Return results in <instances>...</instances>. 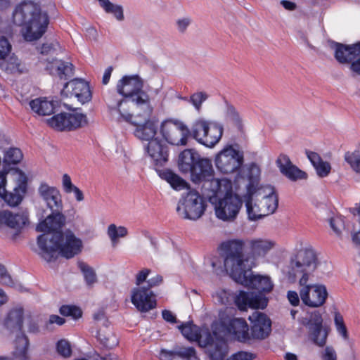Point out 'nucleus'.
<instances>
[{"label": "nucleus", "instance_id": "nucleus-1", "mask_svg": "<svg viewBox=\"0 0 360 360\" xmlns=\"http://www.w3.org/2000/svg\"><path fill=\"white\" fill-rule=\"evenodd\" d=\"M317 266V257L311 247L298 250L290 261L291 273L299 281L300 299L304 304L311 308L322 306L328 297L324 285L309 283Z\"/></svg>", "mask_w": 360, "mask_h": 360}, {"label": "nucleus", "instance_id": "nucleus-2", "mask_svg": "<svg viewBox=\"0 0 360 360\" xmlns=\"http://www.w3.org/2000/svg\"><path fill=\"white\" fill-rule=\"evenodd\" d=\"M155 102L143 107L142 109L132 110L129 118H120L136 127L134 136L143 143V148L148 157L158 165V119L154 113Z\"/></svg>", "mask_w": 360, "mask_h": 360}, {"label": "nucleus", "instance_id": "nucleus-3", "mask_svg": "<svg viewBox=\"0 0 360 360\" xmlns=\"http://www.w3.org/2000/svg\"><path fill=\"white\" fill-rule=\"evenodd\" d=\"M143 82L138 76H124L117 84V91L124 98L111 108L120 117L129 118L132 110L142 109L143 107L155 103V96L148 91L142 90Z\"/></svg>", "mask_w": 360, "mask_h": 360}, {"label": "nucleus", "instance_id": "nucleus-4", "mask_svg": "<svg viewBox=\"0 0 360 360\" xmlns=\"http://www.w3.org/2000/svg\"><path fill=\"white\" fill-rule=\"evenodd\" d=\"M209 188L215 195L210 197V202L214 205L216 217L223 221H234L243 205V201L233 191V183L228 179H215L211 181Z\"/></svg>", "mask_w": 360, "mask_h": 360}, {"label": "nucleus", "instance_id": "nucleus-5", "mask_svg": "<svg viewBox=\"0 0 360 360\" xmlns=\"http://www.w3.org/2000/svg\"><path fill=\"white\" fill-rule=\"evenodd\" d=\"M236 282L250 288L257 290L259 292H246L240 291L236 298V304L241 310L250 307L264 309L268 300L261 292H269L273 289V283L268 276L255 274L251 269H245L233 278Z\"/></svg>", "mask_w": 360, "mask_h": 360}, {"label": "nucleus", "instance_id": "nucleus-6", "mask_svg": "<svg viewBox=\"0 0 360 360\" xmlns=\"http://www.w3.org/2000/svg\"><path fill=\"white\" fill-rule=\"evenodd\" d=\"M41 256L47 262L56 257L58 253L69 259L81 252L82 240L72 231L65 230L60 234H42L37 238Z\"/></svg>", "mask_w": 360, "mask_h": 360}, {"label": "nucleus", "instance_id": "nucleus-7", "mask_svg": "<svg viewBox=\"0 0 360 360\" xmlns=\"http://www.w3.org/2000/svg\"><path fill=\"white\" fill-rule=\"evenodd\" d=\"M13 19L14 23L22 26V34L27 41L40 39L49 24L46 13H42L39 6L32 1H25L18 5Z\"/></svg>", "mask_w": 360, "mask_h": 360}, {"label": "nucleus", "instance_id": "nucleus-8", "mask_svg": "<svg viewBox=\"0 0 360 360\" xmlns=\"http://www.w3.org/2000/svg\"><path fill=\"white\" fill-rule=\"evenodd\" d=\"M151 271L143 268L134 276L135 286L131 289L130 300L136 309L147 312L156 307L158 300V280L152 278L147 281Z\"/></svg>", "mask_w": 360, "mask_h": 360}, {"label": "nucleus", "instance_id": "nucleus-9", "mask_svg": "<svg viewBox=\"0 0 360 360\" xmlns=\"http://www.w3.org/2000/svg\"><path fill=\"white\" fill-rule=\"evenodd\" d=\"M178 167L184 174H190L191 181L195 184L203 183L206 187L214 178V170L210 160L202 158L193 149H185L178 157Z\"/></svg>", "mask_w": 360, "mask_h": 360}, {"label": "nucleus", "instance_id": "nucleus-10", "mask_svg": "<svg viewBox=\"0 0 360 360\" xmlns=\"http://www.w3.org/2000/svg\"><path fill=\"white\" fill-rule=\"evenodd\" d=\"M159 134L161 136V139L159 138V143L165 141L172 146H186L191 132L188 127L182 121L168 119L161 123ZM169 153V147L159 143V165L167 162Z\"/></svg>", "mask_w": 360, "mask_h": 360}, {"label": "nucleus", "instance_id": "nucleus-11", "mask_svg": "<svg viewBox=\"0 0 360 360\" xmlns=\"http://www.w3.org/2000/svg\"><path fill=\"white\" fill-rule=\"evenodd\" d=\"M245 245L247 242L241 239L230 240L221 245L225 252L224 267L232 278L245 269L254 267L253 260L243 254Z\"/></svg>", "mask_w": 360, "mask_h": 360}, {"label": "nucleus", "instance_id": "nucleus-12", "mask_svg": "<svg viewBox=\"0 0 360 360\" xmlns=\"http://www.w3.org/2000/svg\"><path fill=\"white\" fill-rule=\"evenodd\" d=\"M223 131L221 124L200 118L193 122L191 129V136L198 143L212 148L221 140Z\"/></svg>", "mask_w": 360, "mask_h": 360}, {"label": "nucleus", "instance_id": "nucleus-13", "mask_svg": "<svg viewBox=\"0 0 360 360\" xmlns=\"http://www.w3.org/2000/svg\"><path fill=\"white\" fill-rule=\"evenodd\" d=\"M243 162V153L231 145L226 146L214 158L217 170L223 174H232L239 171Z\"/></svg>", "mask_w": 360, "mask_h": 360}, {"label": "nucleus", "instance_id": "nucleus-14", "mask_svg": "<svg viewBox=\"0 0 360 360\" xmlns=\"http://www.w3.org/2000/svg\"><path fill=\"white\" fill-rule=\"evenodd\" d=\"M205 209L203 198L198 192L191 191L179 201L176 211L184 219L195 221L203 215Z\"/></svg>", "mask_w": 360, "mask_h": 360}, {"label": "nucleus", "instance_id": "nucleus-15", "mask_svg": "<svg viewBox=\"0 0 360 360\" xmlns=\"http://www.w3.org/2000/svg\"><path fill=\"white\" fill-rule=\"evenodd\" d=\"M27 222L28 215L25 211L4 210L0 214V234L14 238Z\"/></svg>", "mask_w": 360, "mask_h": 360}, {"label": "nucleus", "instance_id": "nucleus-16", "mask_svg": "<svg viewBox=\"0 0 360 360\" xmlns=\"http://www.w3.org/2000/svg\"><path fill=\"white\" fill-rule=\"evenodd\" d=\"M248 192L260 203L262 212H265L266 215L273 214L276 210L278 199L274 188L271 186H260L255 188L252 185L248 187Z\"/></svg>", "mask_w": 360, "mask_h": 360}, {"label": "nucleus", "instance_id": "nucleus-17", "mask_svg": "<svg viewBox=\"0 0 360 360\" xmlns=\"http://www.w3.org/2000/svg\"><path fill=\"white\" fill-rule=\"evenodd\" d=\"M198 342L201 347H210L208 352L212 360H222L228 352L227 344L223 338H217L215 341L208 329L200 328Z\"/></svg>", "mask_w": 360, "mask_h": 360}, {"label": "nucleus", "instance_id": "nucleus-18", "mask_svg": "<svg viewBox=\"0 0 360 360\" xmlns=\"http://www.w3.org/2000/svg\"><path fill=\"white\" fill-rule=\"evenodd\" d=\"M9 176L15 181L16 186L13 188V191L0 195L5 202L9 206L14 207L18 205L26 192V176L21 171L13 169L8 172Z\"/></svg>", "mask_w": 360, "mask_h": 360}, {"label": "nucleus", "instance_id": "nucleus-19", "mask_svg": "<svg viewBox=\"0 0 360 360\" xmlns=\"http://www.w3.org/2000/svg\"><path fill=\"white\" fill-rule=\"evenodd\" d=\"M39 198L53 211H60L63 208L60 192L56 186L42 182L37 188Z\"/></svg>", "mask_w": 360, "mask_h": 360}, {"label": "nucleus", "instance_id": "nucleus-20", "mask_svg": "<svg viewBox=\"0 0 360 360\" xmlns=\"http://www.w3.org/2000/svg\"><path fill=\"white\" fill-rule=\"evenodd\" d=\"M66 97H75L82 104L91 99V92L89 84L82 79H74L67 83L62 91Z\"/></svg>", "mask_w": 360, "mask_h": 360}, {"label": "nucleus", "instance_id": "nucleus-21", "mask_svg": "<svg viewBox=\"0 0 360 360\" xmlns=\"http://www.w3.org/2000/svg\"><path fill=\"white\" fill-rule=\"evenodd\" d=\"M275 245L274 240L264 238H255L247 240V246L250 250L248 259L253 260L254 267L257 266V259L264 257Z\"/></svg>", "mask_w": 360, "mask_h": 360}, {"label": "nucleus", "instance_id": "nucleus-22", "mask_svg": "<svg viewBox=\"0 0 360 360\" xmlns=\"http://www.w3.org/2000/svg\"><path fill=\"white\" fill-rule=\"evenodd\" d=\"M251 322V332L254 338L264 339L271 332V322L267 316L258 311H255L249 316Z\"/></svg>", "mask_w": 360, "mask_h": 360}, {"label": "nucleus", "instance_id": "nucleus-23", "mask_svg": "<svg viewBox=\"0 0 360 360\" xmlns=\"http://www.w3.org/2000/svg\"><path fill=\"white\" fill-rule=\"evenodd\" d=\"M44 219L40 221L37 226V231L44 234H60L61 227L65 224V217L59 211H55Z\"/></svg>", "mask_w": 360, "mask_h": 360}, {"label": "nucleus", "instance_id": "nucleus-24", "mask_svg": "<svg viewBox=\"0 0 360 360\" xmlns=\"http://www.w3.org/2000/svg\"><path fill=\"white\" fill-rule=\"evenodd\" d=\"M276 163L281 174L291 181H295L307 178V174L293 165L286 155L281 154Z\"/></svg>", "mask_w": 360, "mask_h": 360}, {"label": "nucleus", "instance_id": "nucleus-25", "mask_svg": "<svg viewBox=\"0 0 360 360\" xmlns=\"http://www.w3.org/2000/svg\"><path fill=\"white\" fill-rule=\"evenodd\" d=\"M335 58L342 64L352 63L356 57L360 56V41L351 46L334 43Z\"/></svg>", "mask_w": 360, "mask_h": 360}, {"label": "nucleus", "instance_id": "nucleus-26", "mask_svg": "<svg viewBox=\"0 0 360 360\" xmlns=\"http://www.w3.org/2000/svg\"><path fill=\"white\" fill-rule=\"evenodd\" d=\"M321 315L319 313H315L309 323L311 339L316 345L320 347L326 344L328 336L326 329H323Z\"/></svg>", "mask_w": 360, "mask_h": 360}, {"label": "nucleus", "instance_id": "nucleus-27", "mask_svg": "<svg viewBox=\"0 0 360 360\" xmlns=\"http://www.w3.org/2000/svg\"><path fill=\"white\" fill-rule=\"evenodd\" d=\"M226 330L229 333L240 342H245L250 338L249 327L245 319L241 318H234L229 321L226 326Z\"/></svg>", "mask_w": 360, "mask_h": 360}, {"label": "nucleus", "instance_id": "nucleus-28", "mask_svg": "<svg viewBox=\"0 0 360 360\" xmlns=\"http://www.w3.org/2000/svg\"><path fill=\"white\" fill-rule=\"evenodd\" d=\"M46 68L53 75H57L60 79H66L72 75V65L68 61L54 59L47 61Z\"/></svg>", "mask_w": 360, "mask_h": 360}, {"label": "nucleus", "instance_id": "nucleus-29", "mask_svg": "<svg viewBox=\"0 0 360 360\" xmlns=\"http://www.w3.org/2000/svg\"><path fill=\"white\" fill-rule=\"evenodd\" d=\"M32 111L39 116H46L51 115L56 108V103L53 100L46 97H40L32 100L30 102Z\"/></svg>", "mask_w": 360, "mask_h": 360}, {"label": "nucleus", "instance_id": "nucleus-30", "mask_svg": "<svg viewBox=\"0 0 360 360\" xmlns=\"http://www.w3.org/2000/svg\"><path fill=\"white\" fill-rule=\"evenodd\" d=\"M23 311L20 308L11 309L4 321V326L10 333L20 331L22 326Z\"/></svg>", "mask_w": 360, "mask_h": 360}, {"label": "nucleus", "instance_id": "nucleus-31", "mask_svg": "<svg viewBox=\"0 0 360 360\" xmlns=\"http://www.w3.org/2000/svg\"><path fill=\"white\" fill-rule=\"evenodd\" d=\"M244 198L248 219L250 220L254 221L267 216L265 212H262L260 203L259 202V204H257L258 201H256L255 197H252L249 192H247Z\"/></svg>", "mask_w": 360, "mask_h": 360}, {"label": "nucleus", "instance_id": "nucleus-32", "mask_svg": "<svg viewBox=\"0 0 360 360\" xmlns=\"http://www.w3.org/2000/svg\"><path fill=\"white\" fill-rule=\"evenodd\" d=\"M306 155L319 176L325 177L329 174L331 169L330 165L328 162L323 161L318 153L307 150Z\"/></svg>", "mask_w": 360, "mask_h": 360}, {"label": "nucleus", "instance_id": "nucleus-33", "mask_svg": "<svg viewBox=\"0 0 360 360\" xmlns=\"http://www.w3.org/2000/svg\"><path fill=\"white\" fill-rule=\"evenodd\" d=\"M106 233L112 247L116 248L120 244V240L128 236L129 231L128 229L124 226L110 224L107 227Z\"/></svg>", "mask_w": 360, "mask_h": 360}, {"label": "nucleus", "instance_id": "nucleus-34", "mask_svg": "<svg viewBox=\"0 0 360 360\" xmlns=\"http://www.w3.org/2000/svg\"><path fill=\"white\" fill-rule=\"evenodd\" d=\"M159 176L169 183L175 190L181 191L188 188V184L185 180L169 170L159 171Z\"/></svg>", "mask_w": 360, "mask_h": 360}, {"label": "nucleus", "instance_id": "nucleus-35", "mask_svg": "<svg viewBox=\"0 0 360 360\" xmlns=\"http://www.w3.org/2000/svg\"><path fill=\"white\" fill-rule=\"evenodd\" d=\"M2 70L11 73H22L25 70V65L13 54L8 55V57L2 60L0 64Z\"/></svg>", "mask_w": 360, "mask_h": 360}, {"label": "nucleus", "instance_id": "nucleus-36", "mask_svg": "<svg viewBox=\"0 0 360 360\" xmlns=\"http://www.w3.org/2000/svg\"><path fill=\"white\" fill-rule=\"evenodd\" d=\"M70 122L68 112L58 113L47 120L51 127L58 131H70Z\"/></svg>", "mask_w": 360, "mask_h": 360}, {"label": "nucleus", "instance_id": "nucleus-37", "mask_svg": "<svg viewBox=\"0 0 360 360\" xmlns=\"http://www.w3.org/2000/svg\"><path fill=\"white\" fill-rule=\"evenodd\" d=\"M62 187L65 193H73L75 200L77 202H82L84 199L83 192L72 182L70 176L68 174H64L62 176Z\"/></svg>", "mask_w": 360, "mask_h": 360}, {"label": "nucleus", "instance_id": "nucleus-38", "mask_svg": "<svg viewBox=\"0 0 360 360\" xmlns=\"http://www.w3.org/2000/svg\"><path fill=\"white\" fill-rule=\"evenodd\" d=\"M70 130L83 127L88 124V118L86 115L77 110L68 112Z\"/></svg>", "mask_w": 360, "mask_h": 360}, {"label": "nucleus", "instance_id": "nucleus-39", "mask_svg": "<svg viewBox=\"0 0 360 360\" xmlns=\"http://www.w3.org/2000/svg\"><path fill=\"white\" fill-rule=\"evenodd\" d=\"M182 335L189 341L194 342L199 337V331L200 328L191 322L183 323L178 326Z\"/></svg>", "mask_w": 360, "mask_h": 360}, {"label": "nucleus", "instance_id": "nucleus-40", "mask_svg": "<svg viewBox=\"0 0 360 360\" xmlns=\"http://www.w3.org/2000/svg\"><path fill=\"white\" fill-rule=\"evenodd\" d=\"M344 158L351 169L355 173L360 174V147L354 151L345 153Z\"/></svg>", "mask_w": 360, "mask_h": 360}, {"label": "nucleus", "instance_id": "nucleus-41", "mask_svg": "<svg viewBox=\"0 0 360 360\" xmlns=\"http://www.w3.org/2000/svg\"><path fill=\"white\" fill-rule=\"evenodd\" d=\"M102 8L106 13L112 15L118 22L124 20V8L122 5L109 1Z\"/></svg>", "mask_w": 360, "mask_h": 360}, {"label": "nucleus", "instance_id": "nucleus-42", "mask_svg": "<svg viewBox=\"0 0 360 360\" xmlns=\"http://www.w3.org/2000/svg\"><path fill=\"white\" fill-rule=\"evenodd\" d=\"M79 267L82 272L86 283L89 286H92L97 281V278L94 270L88 264L80 262Z\"/></svg>", "mask_w": 360, "mask_h": 360}, {"label": "nucleus", "instance_id": "nucleus-43", "mask_svg": "<svg viewBox=\"0 0 360 360\" xmlns=\"http://www.w3.org/2000/svg\"><path fill=\"white\" fill-rule=\"evenodd\" d=\"M98 338L101 342L108 348H112L118 344V341L115 335L110 331L99 330L98 333Z\"/></svg>", "mask_w": 360, "mask_h": 360}, {"label": "nucleus", "instance_id": "nucleus-44", "mask_svg": "<svg viewBox=\"0 0 360 360\" xmlns=\"http://www.w3.org/2000/svg\"><path fill=\"white\" fill-rule=\"evenodd\" d=\"M23 155L18 148H10L6 150L4 161L8 164H18L22 160Z\"/></svg>", "mask_w": 360, "mask_h": 360}, {"label": "nucleus", "instance_id": "nucleus-45", "mask_svg": "<svg viewBox=\"0 0 360 360\" xmlns=\"http://www.w3.org/2000/svg\"><path fill=\"white\" fill-rule=\"evenodd\" d=\"M176 355L182 360H200L195 349L192 347L176 348Z\"/></svg>", "mask_w": 360, "mask_h": 360}, {"label": "nucleus", "instance_id": "nucleus-46", "mask_svg": "<svg viewBox=\"0 0 360 360\" xmlns=\"http://www.w3.org/2000/svg\"><path fill=\"white\" fill-rule=\"evenodd\" d=\"M260 176V169L255 163H252L249 167L248 178L250 183L247 185V192H248V187L252 185L255 188H259V179Z\"/></svg>", "mask_w": 360, "mask_h": 360}, {"label": "nucleus", "instance_id": "nucleus-47", "mask_svg": "<svg viewBox=\"0 0 360 360\" xmlns=\"http://www.w3.org/2000/svg\"><path fill=\"white\" fill-rule=\"evenodd\" d=\"M0 283L9 285L21 290L22 287L21 284L15 283L12 279L6 267L0 263Z\"/></svg>", "mask_w": 360, "mask_h": 360}, {"label": "nucleus", "instance_id": "nucleus-48", "mask_svg": "<svg viewBox=\"0 0 360 360\" xmlns=\"http://www.w3.org/2000/svg\"><path fill=\"white\" fill-rule=\"evenodd\" d=\"M15 353L20 357H24L27 352L29 341L28 338L23 334L19 335L15 342Z\"/></svg>", "mask_w": 360, "mask_h": 360}, {"label": "nucleus", "instance_id": "nucleus-49", "mask_svg": "<svg viewBox=\"0 0 360 360\" xmlns=\"http://www.w3.org/2000/svg\"><path fill=\"white\" fill-rule=\"evenodd\" d=\"M208 98V95L205 91H197L191 95L189 102L193 105L197 111H200L202 104Z\"/></svg>", "mask_w": 360, "mask_h": 360}, {"label": "nucleus", "instance_id": "nucleus-50", "mask_svg": "<svg viewBox=\"0 0 360 360\" xmlns=\"http://www.w3.org/2000/svg\"><path fill=\"white\" fill-rule=\"evenodd\" d=\"M56 351L63 357H70L72 354L70 343L65 339L58 341L56 343Z\"/></svg>", "mask_w": 360, "mask_h": 360}, {"label": "nucleus", "instance_id": "nucleus-51", "mask_svg": "<svg viewBox=\"0 0 360 360\" xmlns=\"http://www.w3.org/2000/svg\"><path fill=\"white\" fill-rule=\"evenodd\" d=\"M62 315L66 316H72L73 319H78L82 316L81 309L75 306L64 305L60 309Z\"/></svg>", "mask_w": 360, "mask_h": 360}, {"label": "nucleus", "instance_id": "nucleus-52", "mask_svg": "<svg viewBox=\"0 0 360 360\" xmlns=\"http://www.w3.org/2000/svg\"><path fill=\"white\" fill-rule=\"evenodd\" d=\"M12 46L8 40L4 37H0V60L8 57L11 53Z\"/></svg>", "mask_w": 360, "mask_h": 360}, {"label": "nucleus", "instance_id": "nucleus-53", "mask_svg": "<svg viewBox=\"0 0 360 360\" xmlns=\"http://www.w3.org/2000/svg\"><path fill=\"white\" fill-rule=\"evenodd\" d=\"M335 324L339 334L341 335L345 340H347V330L344 323L343 318L340 314H336L335 316Z\"/></svg>", "mask_w": 360, "mask_h": 360}, {"label": "nucleus", "instance_id": "nucleus-54", "mask_svg": "<svg viewBox=\"0 0 360 360\" xmlns=\"http://www.w3.org/2000/svg\"><path fill=\"white\" fill-rule=\"evenodd\" d=\"M330 225L337 234H340L342 228L344 226L343 220L339 217H333L330 219Z\"/></svg>", "mask_w": 360, "mask_h": 360}, {"label": "nucleus", "instance_id": "nucleus-55", "mask_svg": "<svg viewBox=\"0 0 360 360\" xmlns=\"http://www.w3.org/2000/svg\"><path fill=\"white\" fill-rule=\"evenodd\" d=\"M227 117L233 122L238 127L240 126V118L236 110V109L232 106H229L227 108Z\"/></svg>", "mask_w": 360, "mask_h": 360}, {"label": "nucleus", "instance_id": "nucleus-56", "mask_svg": "<svg viewBox=\"0 0 360 360\" xmlns=\"http://www.w3.org/2000/svg\"><path fill=\"white\" fill-rule=\"evenodd\" d=\"M253 358L254 355L252 353L239 352L226 360H252Z\"/></svg>", "mask_w": 360, "mask_h": 360}, {"label": "nucleus", "instance_id": "nucleus-57", "mask_svg": "<svg viewBox=\"0 0 360 360\" xmlns=\"http://www.w3.org/2000/svg\"><path fill=\"white\" fill-rule=\"evenodd\" d=\"M287 298L292 306H298L300 304L299 295L296 291L289 290L287 293Z\"/></svg>", "mask_w": 360, "mask_h": 360}, {"label": "nucleus", "instance_id": "nucleus-58", "mask_svg": "<svg viewBox=\"0 0 360 360\" xmlns=\"http://www.w3.org/2000/svg\"><path fill=\"white\" fill-rule=\"evenodd\" d=\"M322 358L323 360H336V352L333 348L327 347L324 350Z\"/></svg>", "mask_w": 360, "mask_h": 360}, {"label": "nucleus", "instance_id": "nucleus-59", "mask_svg": "<svg viewBox=\"0 0 360 360\" xmlns=\"http://www.w3.org/2000/svg\"><path fill=\"white\" fill-rule=\"evenodd\" d=\"M176 355V349L174 350L161 349L160 359L161 360H172Z\"/></svg>", "mask_w": 360, "mask_h": 360}, {"label": "nucleus", "instance_id": "nucleus-60", "mask_svg": "<svg viewBox=\"0 0 360 360\" xmlns=\"http://www.w3.org/2000/svg\"><path fill=\"white\" fill-rule=\"evenodd\" d=\"M162 316L165 321L170 323H176V318L174 313L169 310H163L162 311Z\"/></svg>", "mask_w": 360, "mask_h": 360}, {"label": "nucleus", "instance_id": "nucleus-61", "mask_svg": "<svg viewBox=\"0 0 360 360\" xmlns=\"http://www.w3.org/2000/svg\"><path fill=\"white\" fill-rule=\"evenodd\" d=\"M11 170H9L8 172H5L3 171L0 172V195H2L3 194H5L6 190V174H8V172Z\"/></svg>", "mask_w": 360, "mask_h": 360}, {"label": "nucleus", "instance_id": "nucleus-62", "mask_svg": "<svg viewBox=\"0 0 360 360\" xmlns=\"http://www.w3.org/2000/svg\"><path fill=\"white\" fill-rule=\"evenodd\" d=\"M191 23V19L189 18H184L179 19L177 21L178 30L180 32H184Z\"/></svg>", "mask_w": 360, "mask_h": 360}, {"label": "nucleus", "instance_id": "nucleus-63", "mask_svg": "<svg viewBox=\"0 0 360 360\" xmlns=\"http://www.w3.org/2000/svg\"><path fill=\"white\" fill-rule=\"evenodd\" d=\"M65 323L64 319L60 317L58 315H51L49 319V324H57L58 326H61Z\"/></svg>", "mask_w": 360, "mask_h": 360}, {"label": "nucleus", "instance_id": "nucleus-64", "mask_svg": "<svg viewBox=\"0 0 360 360\" xmlns=\"http://www.w3.org/2000/svg\"><path fill=\"white\" fill-rule=\"evenodd\" d=\"M352 71L360 75V56L356 57L350 65Z\"/></svg>", "mask_w": 360, "mask_h": 360}]
</instances>
